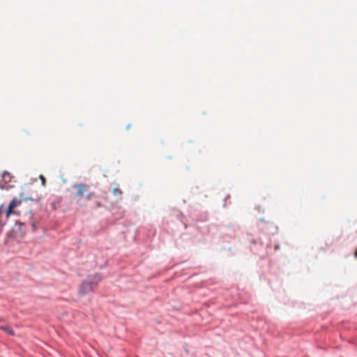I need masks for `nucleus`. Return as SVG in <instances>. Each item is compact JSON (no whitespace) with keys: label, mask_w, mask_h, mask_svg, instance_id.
I'll return each instance as SVG.
<instances>
[{"label":"nucleus","mask_w":357,"mask_h":357,"mask_svg":"<svg viewBox=\"0 0 357 357\" xmlns=\"http://www.w3.org/2000/svg\"><path fill=\"white\" fill-rule=\"evenodd\" d=\"M73 188L77 190L75 196L79 199L85 196L87 200H90L94 197V192H89V185L86 184L75 183Z\"/></svg>","instance_id":"f257e3e1"},{"label":"nucleus","mask_w":357,"mask_h":357,"mask_svg":"<svg viewBox=\"0 0 357 357\" xmlns=\"http://www.w3.org/2000/svg\"><path fill=\"white\" fill-rule=\"evenodd\" d=\"M101 279V277L98 275L91 281L83 282L79 290V294L84 295L91 291H93Z\"/></svg>","instance_id":"f03ea898"},{"label":"nucleus","mask_w":357,"mask_h":357,"mask_svg":"<svg viewBox=\"0 0 357 357\" xmlns=\"http://www.w3.org/2000/svg\"><path fill=\"white\" fill-rule=\"evenodd\" d=\"M22 199L21 198L14 197L10 202L6 210V217L8 218L11 215H19V212L15 211V208L20 206Z\"/></svg>","instance_id":"7ed1b4c3"},{"label":"nucleus","mask_w":357,"mask_h":357,"mask_svg":"<svg viewBox=\"0 0 357 357\" xmlns=\"http://www.w3.org/2000/svg\"><path fill=\"white\" fill-rule=\"evenodd\" d=\"M13 176L7 171H5L2 174V180L5 183H8L11 182Z\"/></svg>","instance_id":"20e7f679"},{"label":"nucleus","mask_w":357,"mask_h":357,"mask_svg":"<svg viewBox=\"0 0 357 357\" xmlns=\"http://www.w3.org/2000/svg\"><path fill=\"white\" fill-rule=\"evenodd\" d=\"M0 329L3 331H5L7 333H8L10 335H15L13 330L10 327H9L8 326H0Z\"/></svg>","instance_id":"39448f33"},{"label":"nucleus","mask_w":357,"mask_h":357,"mask_svg":"<svg viewBox=\"0 0 357 357\" xmlns=\"http://www.w3.org/2000/svg\"><path fill=\"white\" fill-rule=\"evenodd\" d=\"M112 192H113L114 195L116 197H121L123 193L122 191L118 188H114L112 190Z\"/></svg>","instance_id":"423d86ee"},{"label":"nucleus","mask_w":357,"mask_h":357,"mask_svg":"<svg viewBox=\"0 0 357 357\" xmlns=\"http://www.w3.org/2000/svg\"><path fill=\"white\" fill-rule=\"evenodd\" d=\"M40 180L41 181V183L43 186H45L46 185V179L43 175H40L39 176Z\"/></svg>","instance_id":"0eeeda50"},{"label":"nucleus","mask_w":357,"mask_h":357,"mask_svg":"<svg viewBox=\"0 0 357 357\" xmlns=\"http://www.w3.org/2000/svg\"><path fill=\"white\" fill-rule=\"evenodd\" d=\"M31 225L32 229H33V231L36 230L37 225H36V222L35 221H31Z\"/></svg>","instance_id":"6e6552de"},{"label":"nucleus","mask_w":357,"mask_h":357,"mask_svg":"<svg viewBox=\"0 0 357 357\" xmlns=\"http://www.w3.org/2000/svg\"><path fill=\"white\" fill-rule=\"evenodd\" d=\"M96 208H98V207H100V206H102V205H101V204H100V202H97V203L96 204Z\"/></svg>","instance_id":"1a4fd4ad"},{"label":"nucleus","mask_w":357,"mask_h":357,"mask_svg":"<svg viewBox=\"0 0 357 357\" xmlns=\"http://www.w3.org/2000/svg\"><path fill=\"white\" fill-rule=\"evenodd\" d=\"M354 257L357 259V248H356V250L354 252Z\"/></svg>","instance_id":"9d476101"},{"label":"nucleus","mask_w":357,"mask_h":357,"mask_svg":"<svg viewBox=\"0 0 357 357\" xmlns=\"http://www.w3.org/2000/svg\"><path fill=\"white\" fill-rule=\"evenodd\" d=\"M29 217L30 218H32V214H31V213H29Z\"/></svg>","instance_id":"9b49d317"},{"label":"nucleus","mask_w":357,"mask_h":357,"mask_svg":"<svg viewBox=\"0 0 357 357\" xmlns=\"http://www.w3.org/2000/svg\"><path fill=\"white\" fill-rule=\"evenodd\" d=\"M4 320L3 318H0V322H3Z\"/></svg>","instance_id":"f8f14e48"},{"label":"nucleus","mask_w":357,"mask_h":357,"mask_svg":"<svg viewBox=\"0 0 357 357\" xmlns=\"http://www.w3.org/2000/svg\"><path fill=\"white\" fill-rule=\"evenodd\" d=\"M22 236H14L13 238H21Z\"/></svg>","instance_id":"ddd939ff"}]
</instances>
